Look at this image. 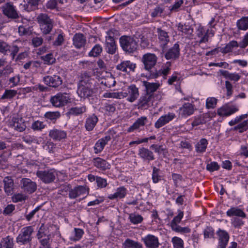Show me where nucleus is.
Instances as JSON below:
<instances>
[{"label": "nucleus", "instance_id": "52", "mask_svg": "<svg viewBox=\"0 0 248 248\" xmlns=\"http://www.w3.org/2000/svg\"><path fill=\"white\" fill-rule=\"evenodd\" d=\"M172 242L173 243L174 248H184L183 241L179 237L176 236L173 237L172 238Z\"/></svg>", "mask_w": 248, "mask_h": 248}, {"label": "nucleus", "instance_id": "37", "mask_svg": "<svg viewBox=\"0 0 248 248\" xmlns=\"http://www.w3.org/2000/svg\"><path fill=\"white\" fill-rule=\"evenodd\" d=\"M13 238L9 236L4 238L0 243V248H13Z\"/></svg>", "mask_w": 248, "mask_h": 248}, {"label": "nucleus", "instance_id": "1", "mask_svg": "<svg viewBox=\"0 0 248 248\" xmlns=\"http://www.w3.org/2000/svg\"><path fill=\"white\" fill-rule=\"evenodd\" d=\"M119 42L123 50L127 54H131L138 50V41L135 36H122L119 39Z\"/></svg>", "mask_w": 248, "mask_h": 248}, {"label": "nucleus", "instance_id": "21", "mask_svg": "<svg viewBox=\"0 0 248 248\" xmlns=\"http://www.w3.org/2000/svg\"><path fill=\"white\" fill-rule=\"evenodd\" d=\"M49 136L54 140L60 141L66 137V133L63 130L54 128L50 130Z\"/></svg>", "mask_w": 248, "mask_h": 248}, {"label": "nucleus", "instance_id": "19", "mask_svg": "<svg viewBox=\"0 0 248 248\" xmlns=\"http://www.w3.org/2000/svg\"><path fill=\"white\" fill-rule=\"evenodd\" d=\"M219 237V245L220 248H226L229 239L228 233L224 230L219 229L217 232Z\"/></svg>", "mask_w": 248, "mask_h": 248}, {"label": "nucleus", "instance_id": "4", "mask_svg": "<svg viewBox=\"0 0 248 248\" xmlns=\"http://www.w3.org/2000/svg\"><path fill=\"white\" fill-rule=\"evenodd\" d=\"M157 58L155 54L152 53H146L143 55L141 62L143 63L144 68L149 72V75L152 72H155L153 70L157 62Z\"/></svg>", "mask_w": 248, "mask_h": 248}, {"label": "nucleus", "instance_id": "12", "mask_svg": "<svg viewBox=\"0 0 248 248\" xmlns=\"http://www.w3.org/2000/svg\"><path fill=\"white\" fill-rule=\"evenodd\" d=\"M77 93L80 97L85 99L92 96L94 92L92 86L78 85Z\"/></svg>", "mask_w": 248, "mask_h": 248}, {"label": "nucleus", "instance_id": "34", "mask_svg": "<svg viewBox=\"0 0 248 248\" xmlns=\"http://www.w3.org/2000/svg\"><path fill=\"white\" fill-rule=\"evenodd\" d=\"M124 248H143L141 244L130 239H126L123 244Z\"/></svg>", "mask_w": 248, "mask_h": 248}, {"label": "nucleus", "instance_id": "14", "mask_svg": "<svg viewBox=\"0 0 248 248\" xmlns=\"http://www.w3.org/2000/svg\"><path fill=\"white\" fill-rule=\"evenodd\" d=\"M79 80L78 85L92 86L94 79L92 78L90 73L86 71L80 73Z\"/></svg>", "mask_w": 248, "mask_h": 248}, {"label": "nucleus", "instance_id": "59", "mask_svg": "<svg viewBox=\"0 0 248 248\" xmlns=\"http://www.w3.org/2000/svg\"><path fill=\"white\" fill-rule=\"evenodd\" d=\"M184 215L183 212L179 211V214L177 216L175 217L173 220L170 222L171 227L173 226V225H177L178 223L180 222Z\"/></svg>", "mask_w": 248, "mask_h": 248}, {"label": "nucleus", "instance_id": "10", "mask_svg": "<svg viewBox=\"0 0 248 248\" xmlns=\"http://www.w3.org/2000/svg\"><path fill=\"white\" fill-rule=\"evenodd\" d=\"M136 67V64L130 61H123L116 66L117 70L127 74H129L131 72H134Z\"/></svg>", "mask_w": 248, "mask_h": 248}, {"label": "nucleus", "instance_id": "23", "mask_svg": "<svg viewBox=\"0 0 248 248\" xmlns=\"http://www.w3.org/2000/svg\"><path fill=\"white\" fill-rule=\"evenodd\" d=\"M138 155L144 160L149 162L154 160L155 158L153 153L149 149L142 147L139 149Z\"/></svg>", "mask_w": 248, "mask_h": 248}, {"label": "nucleus", "instance_id": "11", "mask_svg": "<svg viewBox=\"0 0 248 248\" xmlns=\"http://www.w3.org/2000/svg\"><path fill=\"white\" fill-rule=\"evenodd\" d=\"M157 32L158 35L160 46L162 48V53H164L167 47V45L170 41L169 36L167 32L160 28L157 29Z\"/></svg>", "mask_w": 248, "mask_h": 248}, {"label": "nucleus", "instance_id": "18", "mask_svg": "<svg viewBox=\"0 0 248 248\" xmlns=\"http://www.w3.org/2000/svg\"><path fill=\"white\" fill-rule=\"evenodd\" d=\"M12 122L13 127L19 132H23L26 128L25 122L22 118L14 117L12 118Z\"/></svg>", "mask_w": 248, "mask_h": 248}, {"label": "nucleus", "instance_id": "44", "mask_svg": "<svg viewBox=\"0 0 248 248\" xmlns=\"http://www.w3.org/2000/svg\"><path fill=\"white\" fill-rule=\"evenodd\" d=\"M50 234H48V236L45 237H43L41 239H38L41 247L40 248H51L50 243Z\"/></svg>", "mask_w": 248, "mask_h": 248}, {"label": "nucleus", "instance_id": "63", "mask_svg": "<svg viewBox=\"0 0 248 248\" xmlns=\"http://www.w3.org/2000/svg\"><path fill=\"white\" fill-rule=\"evenodd\" d=\"M15 209V206L12 204L8 205L4 209L2 213L5 216L11 215Z\"/></svg>", "mask_w": 248, "mask_h": 248}, {"label": "nucleus", "instance_id": "40", "mask_svg": "<svg viewBox=\"0 0 248 248\" xmlns=\"http://www.w3.org/2000/svg\"><path fill=\"white\" fill-rule=\"evenodd\" d=\"M208 144L207 140L205 139H202L196 145V150L198 153L204 152Z\"/></svg>", "mask_w": 248, "mask_h": 248}, {"label": "nucleus", "instance_id": "55", "mask_svg": "<svg viewBox=\"0 0 248 248\" xmlns=\"http://www.w3.org/2000/svg\"><path fill=\"white\" fill-rule=\"evenodd\" d=\"M129 218L130 221L134 224L140 223L143 220V218L140 215L134 214H130Z\"/></svg>", "mask_w": 248, "mask_h": 248}, {"label": "nucleus", "instance_id": "22", "mask_svg": "<svg viewBox=\"0 0 248 248\" xmlns=\"http://www.w3.org/2000/svg\"><path fill=\"white\" fill-rule=\"evenodd\" d=\"M4 189L8 195H11L13 193L14 183L13 179L10 176L5 177L3 180Z\"/></svg>", "mask_w": 248, "mask_h": 248}, {"label": "nucleus", "instance_id": "57", "mask_svg": "<svg viewBox=\"0 0 248 248\" xmlns=\"http://www.w3.org/2000/svg\"><path fill=\"white\" fill-rule=\"evenodd\" d=\"M107 52L110 54H114L117 50V46L115 42L109 44L106 46Z\"/></svg>", "mask_w": 248, "mask_h": 248}, {"label": "nucleus", "instance_id": "36", "mask_svg": "<svg viewBox=\"0 0 248 248\" xmlns=\"http://www.w3.org/2000/svg\"><path fill=\"white\" fill-rule=\"evenodd\" d=\"M219 72L224 78L231 80L237 81L240 78V76L236 73H230L228 71L222 70H220Z\"/></svg>", "mask_w": 248, "mask_h": 248}, {"label": "nucleus", "instance_id": "6", "mask_svg": "<svg viewBox=\"0 0 248 248\" xmlns=\"http://www.w3.org/2000/svg\"><path fill=\"white\" fill-rule=\"evenodd\" d=\"M69 100L70 98L66 93H59L52 96L50 99V102L53 106L60 108L66 105Z\"/></svg>", "mask_w": 248, "mask_h": 248}, {"label": "nucleus", "instance_id": "28", "mask_svg": "<svg viewBox=\"0 0 248 248\" xmlns=\"http://www.w3.org/2000/svg\"><path fill=\"white\" fill-rule=\"evenodd\" d=\"M128 93L129 97L127 100L130 102H133L139 96V89L136 85L133 84L128 87Z\"/></svg>", "mask_w": 248, "mask_h": 248}, {"label": "nucleus", "instance_id": "16", "mask_svg": "<svg viewBox=\"0 0 248 248\" xmlns=\"http://www.w3.org/2000/svg\"><path fill=\"white\" fill-rule=\"evenodd\" d=\"M180 56V48L178 44L176 43L173 46L170 48L165 53V57L167 60L176 59Z\"/></svg>", "mask_w": 248, "mask_h": 248}, {"label": "nucleus", "instance_id": "20", "mask_svg": "<svg viewBox=\"0 0 248 248\" xmlns=\"http://www.w3.org/2000/svg\"><path fill=\"white\" fill-rule=\"evenodd\" d=\"M154 95L146 93L144 94L141 95L139 100V104L140 105V107H148L150 103H152L154 102Z\"/></svg>", "mask_w": 248, "mask_h": 248}, {"label": "nucleus", "instance_id": "42", "mask_svg": "<svg viewBox=\"0 0 248 248\" xmlns=\"http://www.w3.org/2000/svg\"><path fill=\"white\" fill-rule=\"evenodd\" d=\"M86 108L85 106H83L80 107H76L71 108L69 111V113L73 115H81L86 112Z\"/></svg>", "mask_w": 248, "mask_h": 248}, {"label": "nucleus", "instance_id": "47", "mask_svg": "<svg viewBox=\"0 0 248 248\" xmlns=\"http://www.w3.org/2000/svg\"><path fill=\"white\" fill-rule=\"evenodd\" d=\"M178 30L186 34H191L193 32V29L190 26L183 25L180 23L178 25Z\"/></svg>", "mask_w": 248, "mask_h": 248}, {"label": "nucleus", "instance_id": "38", "mask_svg": "<svg viewBox=\"0 0 248 248\" xmlns=\"http://www.w3.org/2000/svg\"><path fill=\"white\" fill-rule=\"evenodd\" d=\"M147 120L146 117L143 116L139 118L134 124L129 128L128 131L130 132L134 129L139 128L145 125V122Z\"/></svg>", "mask_w": 248, "mask_h": 248}, {"label": "nucleus", "instance_id": "27", "mask_svg": "<svg viewBox=\"0 0 248 248\" xmlns=\"http://www.w3.org/2000/svg\"><path fill=\"white\" fill-rule=\"evenodd\" d=\"M86 192V187L84 186H79L69 191V197L71 199H75L82 194H85Z\"/></svg>", "mask_w": 248, "mask_h": 248}, {"label": "nucleus", "instance_id": "48", "mask_svg": "<svg viewBox=\"0 0 248 248\" xmlns=\"http://www.w3.org/2000/svg\"><path fill=\"white\" fill-rule=\"evenodd\" d=\"M45 117L51 121H56L61 116L60 113L59 111L51 112L48 111L45 113Z\"/></svg>", "mask_w": 248, "mask_h": 248}, {"label": "nucleus", "instance_id": "15", "mask_svg": "<svg viewBox=\"0 0 248 248\" xmlns=\"http://www.w3.org/2000/svg\"><path fill=\"white\" fill-rule=\"evenodd\" d=\"M175 117V115L173 113H169L168 114L162 116L155 122V126L156 128H159L169 122L173 119Z\"/></svg>", "mask_w": 248, "mask_h": 248}, {"label": "nucleus", "instance_id": "49", "mask_svg": "<svg viewBox=\"0 0 248 248\" xmlns=\"http://www.w3.org/2000/svg\"><path fill=\"white\" fill-rule=\"evenodd\" d=\"M234 130H239L240 133H243L248 129V121H244L242 123L239 124L237 126L233 128Z\"/></svg>", "mask_w": 248, "mask_h": 248}, {"label": "nucleus", "instance_id": "13", "mask_svg": "<svg viewBox=\"0 0 248 248\" xmlns=\"http://www.w3.org/2000/svg\"><path fill=\"white\" fill-rule=\"evenodd\" d=\"M142 240L148 248H157L159 245L158 238L152 234H148L145 237L142 238Z\"/></svg>", "mask_w": 248, "mask_h": 248}, {"label": "nucleus", "instance_id": "62", "mask_svg": "<svg viewBox=\"0 0 248 248\" xmlns=\"http://www.w3.org/2000/svg\"><path fill=\"white\" fill-rule=\"evenodd\" d=\"M214 231L212 227H207L204 231V237L205 238L213 237Z\"/></svg>", "mask_w": 248, "mask_h": 248}, {"label": "nucleus", "instance_id": "41", "mask_svg": "<svg viewBox=\"0 0 248 248\" xmlns=\"http://www.w3.org/2000/svg\"><path fill=\"white\" fill-rule=\"evenodd\" d=\"M238 43L236 41H232L229 42L226 46L222 48H220V51L226 54L232 51L234 47H238Z\"/></svg>", "mask_w": 248, "mask_h": 248}, {"label": "nucleus", "instance_id": "3", "mask_svg": "<svg viewBox=\"0 0 248 248\" xmlns=\"http://www.w3.org/2000/svg\"><path fill=\"white\" fill-rule=\"evenodd\" d=\"M36 21L44 34H47L51 32L53 28L54 21L48 15L40 14L36 18Z\"/></svg>", "mask_w": 248, "mask_h": 248}, {"label": "nucleus", "instance_id": "46", "mask_svg": "<svg viewBox=\"0 0 248 248\" xmlns=\"http://www.w3.org/2000/svg\"><path fill=\"white\" fill-rule=\"evenodd\" d=\"M102 51V47L99 44L95 45L89 53L90 57H97Z\"/></svg>", "mask_w": 248, "mask_h": 248}, {"label": "nucleus", "instance_id": "2", "mask_svg": "<svg viewBox=\"0 0 248 248\" xmlns=\"http://www.w3.org/2000/svg\"><path fill=\"white\" fill-rule=\"evenodd\" d=\"M33 232V229L32 226H30L22 228L20 233L16 237V243L19 246H26L27 247H31Z\"/></svg>", "mask_w": 248, "mask_h": 248}, {"label": "nucleus", "instance_id": "7", "mask_svg": "<svg viewBox=\"0 0 248 248\" xmlns=\"http://www.w3.org/2000/svg\"><path fill=\"white\" fill-rule=\"evenodd\" d=\"M20 185L21 188L29 194L33 193L37 189L36 183L29 178H22L20 181Z\"/></svg>", "mask_w": 248, "mask_h": 248}, {"label": "nucleus", "instance_id": "56", "mask_svg": "<svg viewBox=\"0 0 248 248\" xmlns=\"http://www.w3.org/2000/svg\"><path fill=\"white\" fill-rule=\"evenodd\" d=\"M46 126V124L43 122L36 121L33 122L31 125V128L34 130H42Z\"/></svg>", "mask_w": 248, "mask_h": 248}, {"label": "nucleus", "instance_id": "43", "mask_svg": "<svg viewBox=\"0 0 248 248\" xmlns=\"http://www.w3.org/2000/svg\"><path fill=\"white\" fill-rule=\"evenodd\" d=\"M126 195V189L124 187H121L117 189V192L114 194L111 195L109 198L114 199L119 198L122 199Z\"/></svg>", "mask_w": 248, "mask_h": 248}, {"label": "nucleus", "instance_id": "53", "mask_svg": "<svg viewBox=\"0 0 248 248\" xmlns=\"http://www.w3.org/2000/svg\"><path fill=\"white\" fill-rule=\"evenodd\" d=\"M17 93L16 91L12 90H6L4 93L1 96V99L12 98Z\"/></svg>", "mask_w": 248, "mask_h": 248}, {"label": "nucleus", "instance_id": "64", "mask_svg": "<svg viewBox=\"0 0 248 248\" xmlns=\"http://www.w3.org/2000/svg\"><path fill=\"white\" fill-rule=\"evenodd\" d=\"M25 200H26V196L21 193L15 194L12 197V200L14 202H22Z\"/></svg>", "mask_w": 248, "mask_h": 248}, {"label": "nucleus", "instance_id": "39", "mask_svg": "<svg viewBox=\"0 0 248 248\" xmlns=\"http://www.w3.org/2000/svg\"><path fill=\"white\" fill-rule=\"evenodd\" d=\"M239 30L245 31L248 29V16L242 17L236 23Z\"/></svg>", "mask_w": 248, "mask_h": 248}, {"label": "nucleus", "instance_id": "50", "mask_svg": "<svg viewBox=\"0 0 248 248\" xmlns=\"http://www.w3.org/2000/svg\"><path fill=\"white\" fill-rule=\"evenodd\" d=\"M106 93L104 94L103 97L105 98H121V96L125 97L127 94L126 93Z\"/></svg>", "mask_w": 248, "mask_h": 248}, {"label": "nucleus", "instance_id": "25", "mask_svg": "<svg viewBox=\"0 0 248 248\" xmlns=\"http://www.w3.org/2000/svg\"><path fill=\"white\" fill-rule=\"evenodd\" d=\"M98 121V119L94 114L89 116L86 120L85 124L86 129L88 131L93 130Z\"/></svg>", "mask_w": 248, "mask_h": 248}, {"label": "nucleus", "instance_id": "5", "mask_svg": "<svg viewBox=\"0 0 248 248\" xmlns=\"http://www.w3.org/2000/svg\"><path fill=\"white\" fill-rule=\"evenodd\" d=\"M36 175L44 183L49 184L55 181L57 173L54 170L50 169L45 170H38L36 172Z\"/></svg>", "mask_w": 248, "mask_h": 248}, {"label": "nucleus", "instance_id": "30", "mask_svg": "<svg viewBox=\"0 0 248 248\" xmlns=\"http://www.w3.org/2000/svg\"><path fill=\"white\" fill-rule=\"evenodd\" d=\"M40 0H24L23 5L24 9L28 12L35 10L38 5Z\"/></svg>", "mask_w": 248, "mask_h": 248}, {"label": "nucleus", "instance_id": "58", "mask_svg": "<svg viewBox=\"0 0 248 248\" xmlns=\"http://www.w3.org/2000/svg\"><path fill=\"white\" fill-rule=\"evenodd\" d=\"M42 58L46 64H53L55 62V59L53 58V55L51 53L47 54Z\"/></svg>", "mask_w": 248, "mask_h": 248}, {"label": "nucleus", "instance_id": "24", "mask_svg": "<svg viewBox=\"0 0 248 248\" xmlns=\"http://www.w3.org/2000/svg\"><path fill=\"white\" fill-rule=\"evenodd\" d=\"M143 85L145 88L146 93L154 95L155 92L159 88L160 84L158 83H151L147 81L142 82Z\"/></svg>", "mask_w": 248, "mask_h": 248}, {"label": "nucleus", "instance_id": "17", "mask_svg": "<svg viewBox=\"0 0 248 248\" xmlns=\"http://www.w3.org/2000/svg\"><path fill=\"white\" fill-rule=\"evenodd\" d=\"M238 110L235 106L226 105L218 109L217 114L220 116H228L235 113Z\"/></svg>", "mask_w": 248, "mask_h": 248}, {"label": "nucleus", "instance_id": "31", "mask_svg": "<svg viewBox=\"0 0 248 248\" xmlns=\"http://www.w3.org/2000/svg\"><path fill=\"white\" fill-rule=\"evenodd\" d=\"M180 113L183 116H189L194 112V108L192 105L189 103H185L183 106L180 108Z\"/></svg>", "mask_w": 248, "mask_h": 248}, {"label": "nucleus", "instance_id": "35", "mask_svg": "<svg viewBox=\"0 0 248 248\" xmlns=\"http://www.w3.org/2000/svg\"><path fill=\"white\" fill-rule=\"evenodd\" d=\"M170 70V68L169 67H167L163 70H160L159 71H157L156 70H155V72H152L149 75L146 76L147 78H156L160 76L163 75L164 76H166L169 71Z\"/></svg>", "mask_w": 248, "mask_h": 248}, {"label": "nucleus", "instance_id": "45", "mask_svg": "<svg viewBox=\"0 0 248 248\" xmlns=\"http://www.w3.org/2000/svg\"><path fill=\"white\" fill-rule=\"evenodd\" d=\"M48 233L47 228L43 223L37 232L36 235L37 238V239H41L43 237H46L48 236V234H49Z\"/></svg>", "mask_w": 248, "mask_h": 248}, {"label": "nucleus", "instance_id": "61", "mask_svg": "<svg viewBox=\"0 0 248 248\" xmlns=\"http://www.w3.org/2000/svg\"><path fill=\"white\" fill-rule=\"evenodd\" d=\"M150 148L154 149L155 152L157 153L158 154H160L162 152H163L164 154L167 153L166 149L163 148L161 145L153 144L151 146Z\"/></svg>", "mask_w": 248, "mask_h": 248}, {"label": "nucleus", "instance_id": "51", "mask_svg": "<svg viewBox=\"0 0 248 248\" xmlns=\"http://www.w3.org/2000/svg\"><path fill=\"white\" fill-rule=\"evenodd\" d=\"M171 229L176 232L182 233H189L190 232V229L188 227H182L178 225H173Z\"/></svg>", "mask_w": 248, "mask_h": 248}, {"label": "nucleus", "instance_id": "32", "mask_svg": "<svg viewBox=\"0 0 248 248\" xmlns=\"http://www.w3.org/2000/svg\"><path fill=\"white\" fill-rule=\"evenodd\" d=\"M93 161L96 167L102 170H106L109 168L110 165L105 160L100 157L94 158Z\"/></svg>", "mask_w": 248, "mask_h": 248}, {"label": "nucleus", "instance_id": "26", "mask_svg": "<svg viewBox=\"0 0 248 248\" xmlns=\"http://www.w3.org/2000/svg\"><path fill=\"white\" fill-rule=\"evenodd\" d=\"M73 41L75 47L80 48L85 45L86 40L83 34L76 33L74 36Z\"/></svg>", "mask_w": 248, "mask_h": 248}, {"label": "nucleus", "instance_id": "54", "mask_svg": "<svg viewBox=\"0 0 248 248\" xmlns=\"http://www.w3.org/2000/svg\"><path fill=\"white\" fill-rule=\"evenodd\" d=\"M10 46L3 41L0 40V52L6 55L8 51H10Z\"/></svg>", "mask_w": 248, "mask_h": 248}, {"label": "nucleus", "instance_id": "29", "mask_svg": "<svg viewBox=\"0 0 248 248\" xmlns=\"http://www.w3.org/2000/svg\"><path fill=\"white\" fill-rule=\"evenodd\" d=\"M111 139L110 136H107L103 138L100 139L95 144L94 149L95 153H98L101 152L105 145Z\"/></svg>", "mask_w": 248, "mask_h": 248}, {"label": "nucleus", "instance_id": "9", "mask_svg": "<svg viewBox=\"0 0 248 248\" xmlns=\"http://www.w3.org/2000/svg\"><path fill=\"white\" fill-rule=\"evenodd\" d=\"M2 12L5 16L11 19H16L19 17L14 6L10 3H7L2 7Z\"/></svg>", "mask_w": 248, "mask_h": 248}, {"label": "nucleus", "instance_id": "60", "mask_svg": "<svg viewBox=\"0 0 248 248\" xmlns=\"http://www.w3.org/2000/svg\"><path fill=\"white\" fill-rule=\"evenodd\" d=\"M217 102V99L214 97L208 98L206 100V107L208 108H214Z\"/></svg>", "mask_w": 248, "mask_h": 248}, {"label": "nucleus", "instance_id": "33", "mask_svg": "<svg viewBox=\"0 0 248 248\" xmlns=\"http://www.w3.org/2000/svg\"><path fill=\"white\" fill-rule=\"evenodd\" d=\"M227 215L229 217L237 216L245 218L246 217V214L241 209L238 207H231L227 211Z\"/></svg>", "mask_w": 248, "mask_h": 248}, {"label": "nucleus", "instance_id": "8", "mask_svg": "<svg viewBox=\"0 0 248 248\" xmlns=\"http://www.w3.org/2000/svg\"><path fill=\"white\" fill-rule=\"evenodd\" d=\"M45 84L52 88H57L62 84V78L58 75L47 76L43 78Z\"/></svg>", "mask_w": 248, "mask_h": 248}]
</instances>
